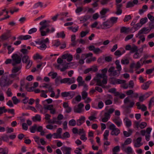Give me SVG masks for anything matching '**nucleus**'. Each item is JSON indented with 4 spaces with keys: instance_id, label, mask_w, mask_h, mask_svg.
<instances>
[{
    "instance_id": "56",
    "label": "nucleus",
    "mask_w": 154,
    "mask_h": 154,
    "mask_svg": "<svg viewBox=\"0 0 154 154\" xmlns=\"http://www.w3.org/2000/svg\"><path fill=\"white\" fill-rule=\"evenodd\" d=\"M104 61L107 62H109L112 61V58L110 56H107L104 58Z\"/></svg>"
},
{
    "instance_id": "48",
    "label": "nucleus",
    "mask_w": 154,
    "mask_h": 154,
    "mask_svg": "<svg viewBox=\"0 0 154 154\" xmlns=\"http://www.w3.org/2000/svg\"><path fill=\"white\" fill-rule=\"evenodd\" d=\"M89 32V31H82L80 33V35L81 37H83L85 36Z\"/></svg>"
},
{
    "instance_id": "28",
    "label": "nucleus",
    "mask_w": 154,
    "mask_h": 154,
    "mask_svg": "<svg viewBox=\"0 0 154 154\" xmlns=\"http://www.w3.org/2000/svg\"><path fill=\"white\" fill-rule=\"evenodd\" d=\"M37 125L36 124H34L33 126L31 127L30 128V131L31 133H34L36 130Z\"/></svg>"
},
{
    "instance_id": "8",
    "label": "nucleus",
    "mask_w": 154,
    "mask_h": 154,
    "mask_svg": "<svg viewBox=\"0 0 154 154\" xmlns=\"http://www.w3.org/2000/svg\"><path fill=\"white\" fill-rule=\"evenodd\" d=\"M112 26V23L110 21H107L103 23L101 27L103 29H106L110 28Z\"/></svg>"
},
{
    "instance_id": "21",
    "label": "nucleus",
    "mask_w": 154,
    "mask_h": 154,
    "mask_svg": "<svg viewBox=\"0 0 154 154\" xmlns=\"http://www.w3.org/2000/svg\"><path fill=\"white\" fill-rule=\"evenodd\" d=\"M32 119L34 122L36 121H40L41 120V116L38 114H36L35 116L32 117Z\"/></svg>"
},
{
    "instance_id": "5",
    "label": "nucleus",
    "mask_w": 154,
    "mask_h": 154,
    "mask_svg": "<svg viewBox=\"0 0 154 154\" xmlns=\"http://www.w3.org/2000/svg\"><path fill=\"white\" fill-rule=\"evenodd\" d=\"M107 77L106 76H105L104 78H103V80L101 82V80L100 79H96L95 80L97 82V84L96 85H98L102 87L103 84H106L107 83Z\"/></svg>"
},
{
    "instance_id": "12",
    "label": "nucleus",
    "mask_w": 154,
    "mask_h": 154,
    "mask_svg": "<svg viewBox=\"0 0 154 154\" xmlns=\"http://www.w3.org/2000/svg\"><path fill=\"white\" fill-rule=\"evenodd\" d=\"M119 60H116V69H117V71L116 70V76L119 75L120 73V71L122 69L121 66L119 64Z\"/></svg>"
},
{
    "instance_id": "41",
    "label": "nucleus",
    "mask_w": 154,
    "mask_h": 154,
    "mask_svg": "<svg viewBox=\"0 0 154 154\" xmlns=\"http://www.w3.org/2000/svg\"><path fill=\"white\" fill-rule=\"evenodd\" d=\"M53 108V105H49L46 106H45L44 109H47L48 110H51V109Z\"/></svg>"
},
{
    "instance_id": "50",
    "label": "nucleus",
    "mask_w": 154,
    "mask_h": 154,
    "mask_svg": "<svg viewBox=\"0 0 154 154\" xmlns=\"http://www.w3.org/2000/svg\"><path fill=\"white\" fill-rule=\"evenodd\" d=\"M33 58L34 60H36L37 59H42V57L38 54H36L35 56H34Z\"/></svg>"
},
{
    "instance_id": "20",
    "label": "nucleus",
    "mask_w": 154,
    "mask_h": 154,
    "mask_svg": "<svg viewBox=\"0 0 154 154\" xmlns=\"http://www.w3.org/2000/svg\"><path fill=\"white\" fill-rule=\"evenodd\" d=\"M132 142V139L130 138L127 139L125 141L124 144H122V146L124 147L125 145H127L130 144Z\"/></svg>"
},
{
    "instance_id": "1",
    "label": "nucleus",
    "mask_w": 154,
    "mask_h": 154,
    "mask_svg": "<svg viewBox=\"0 0 154 154\" xmlns=\"http://www.w3.org/2000/svg\"><path fill=\"white\" fill-rule=\"evenodd\" d=\"M0 81V85L2 87L8 86L9 85V81L7 76H2Z\"/></svg>"
},
{
    "instance_id": "13",
    "label": "nucleus",
    "mask_w": 154,
    "mask_h": 154,
    "mask_svg": "<svg viewBox=\"0 0 154 154\" xmlns=\"http://www.w3.org/2000/svg\"><path fill=\"white\" fill-rule=\"evenodd\" d=\"M152 83L151 81H149L146 82L144 83L141 86V88L143 90H146L148 89L149 87L150 84Z\"/></svg>"
},
{
    "instance_id": "64",
    "label": "nucleus",
    "mask_w": 154,
    "mask_h": 154,
    "mask_svg": "<svg viewBox=\"0 0 154 154\" xmlns=\"http://www.w3.org/2000/svg\"><path fill=\"white\" fill-rule=\"evenodd\" d=\"M23 129L25 130H27L28 129V126L26 123H23L22 125Z\"/></svg>"
},
{
    "instance_id": "17",
    "label": "nucleus",
    "mask_w": 154,
    "mask_h": 154,
    "mask_svg": "<svg viewBox=\"0 0 154 154\" xmlns=\"http://www.w3.org/2000/svg\"><path fill=\"white\" fill-rule=\"evenodd\" d=\"M91 16L89 15H86L84 17H82L80 18V21L82 23H84L86 21L90 19Z\"/></svg>"
},
{
    "instance_id": "53",
    "label": "nucleus",
    "mask_w": 154,
    "mask_h": 154,
    "mask_svg": "<svg viewBox=\"0 0 154 154\" xmlns=\"http://www.w3.org/2000/svg\"><path fill=\"white\" fill-rule=\"evenodd\" d=\"M69 92H62L61 93V95L62 97H67L69 96Z\"/></svg>"
},
{
    "instance_id": "4",
    "label": "nucleus",
    "mask_w": 154,
    "mask_h": 154,
    "mask_svg": "<svg viewBox=\"0 0 154 154\" xmlns=\"http://www.w3.org/2000/svg\"><path fill=\"white\" fill-rule=\"evenodd\" d=\"M124 103L127 105H128V107L129 108H132L134 104V102L133 101H131L130 100V97H127L124 100Z\"/></svg>"
},
{
    "instance_id": "40",
    "label": "nucleus",
    "mask_w": 154,
    "mask_h": 154,
    "mask_svg": "<svg viewBox=\"0 0 154 154\" xmlns=\"http://www.w3.org/2000/svg\"><path fill=\"white\" fill-rule=\"evenodd\" d=\"M126 152L128 154H132L133 153L132 149L130 146L127 147Z\"/></svg>"
},
{
    "instance_id": "44",
    "label": "nucleus",
    "mask_w": 154,
    "mask_h": 154,
    "mask_svg": "<svg viewBox=\"0 0 154 154\" xmlns=\"http://www.w3.org/2000/svg\"><path fill=\"white\" fill-rule=\"evenodd\" d=\"M106 76V74L103 73L102 74L98 73L97 75V79H99V78H102L103 79Z\"/></svg>"
},
{
    "instance_id": "22",
    "label": "nucleus",
    "mask_w": 154,
    "mask_h": 154,
    "mask_svg": "<svg viewBox=\"0 0 154 154\" xmlns=\"http://www.w3.org/2000/svg\"><path fill=\"white\" fill-rule=\"evenodd\" d=\"M21 66H19L18 67H14L13 68L12 70V72L13 73H16L20 70Z\"/></svg>"
},
{
    "instance_id": "32",
    "label": "nucleus",
    "mask_w": 154,
    "mask_h": 154,
    "mask_svg": "<svg viewBox=\"0 0 154 154\" xmlns=\"http://www.w3.org/2000/svg\"><path fill=\"white\" fill-rule=\"evenodd\" d=\"M57 35L58 38L61 37L62 38H64L65 36V35L64 34V32H62L60 33H57Z\"/></svg>"
},
{
    "instance_id": "58",
    "label": "nucleus",
    "mask_w": 154,
    "mask_h": 154,
    "mask_svg": "<svg viewBox=\"0 0 154 154\" xmlns=\"http://www.w3.org/2000/svg\"><path fill=\"white\" fill-rule=\"evenodd\" d=\"M7 48L8 51V54L11 53L12 52V51L14 50V48H11V45L8 46Z\"/></svg>"
},
{
    "instance_id": "33",
    "label": "nucleus",
    "mask_w": 154,
    "mask_h": 154,
    "mask_svg": "<svg viewBox=\"0 0 154 154\" xmlns=\"http://www.w3.org/2000/svg\"><path fill=\"white\" fill-rule=\"evenodd\" d=\"M148 20L147 18L145 17L144 18H142L140 20V23L141 25H143L146 23Z\"/></svg>"
},
{
    "instance_id": "35",
    "label": "nucleus",
    "mask_w": 154,
    "mask_h": 154,
    "mask_svg": "<svg viewBox=\"0 0 154 154\" xmlns=\"http://www.w3.org/2000/svg\"><path fill=\"white\" fill-rule=\"evenodd\" d=\"M41 45L38 47V48L40 50H43L44 49H45L47 47V46L44 43H42V44H41Z\"/></svg>"
},
{
    "instance_id": "52",
    "label": "nucleus",
    "mask_w": 154,
    "mask_h": 154,
    "mask_svg": "<svg viewBox=\"0 0 154 154\" xmlns=\"http://www.w3.org/2000/svg\"><path fill=\"white\" fill-rule=\"evenodd\" d=\"M36 31L37 29L36 28H33L29 30L28 32V33L29 34H31L33 33L36 32Z\"/></svg>"
},
{
    "instance_id": "27",
    "label": "nucleus",
    "mask_w": 154,
    "mask_h": 154,
    "mask_svg": "<svg viewBox=\"0 0 154 154\" xmlns=\"http://www.w3.org/2000/svg\"><path fill=\"white\" fill-rule=\"evenodd\" d=\"M76 121L74 119L70 120L69 122V125L70 126H75L76 124Z\"/></svg>"
},
{
    "instance_id": "57",
    "label": "nucleus",
    "mask_w": 154,
    "mask_h": 154,
    "mask_svg": "<svg viewBox=\"0 0 154 154\" xmlns=\"http://www.w3.org/2000/svg\"><path fill=\"white\" fill-rule=\"evenodd\" d=\"M39 6H40L41 7H42V4L41 2H39L35 4L34 6V8H38Z\"/></svg>"
},
{
    "instance_id": "6",
    "label": "nucleus",
    "mask_w": 154,
    "mask_h": 154,
    "mask_svg": "<svg viewBox=\"0 0 154 154\" xmlns=\"http://www.w3.org/2000/svg\"><path fill=\"white\" fill-rule=\"evenodd\" d=\"M84 105L82 103H80L79 104L77 107H75L74 108V112L78 113H80L83 112L84 110L82 109Z\"/></svg>"
},
{
    "instance_id": "59",
    "label": "nucleus",
    "mask_w": 154,
    "mask_h": 154,
    "mask_svg": "<svg viewBox=\"0 0 154 154\" xmlns=\"http://www.w3.org/2000/svg\"><path fill=\"white\" fill-rule=\"evenodd\" d=\"M152 62V60H151L150 59L148 60H143V63H141V64L142 65L144 64H148L149 63H151Z\"/></svg>"
},
{
    "instance_id": "23",
    "label": "nucleus",
    "mask_w": 154,
    "mask_h": 154,
    "mask_svg": "<svg viewBox=\"0 0 154 154\" xmlns=\"http://www.w3.org/2000/svg\"><path fill=\"white\" fill-rule=\"evenodd\" d=\"M129 28L122 27L121 29V32L126 33L129 31Z\"/></svg>"
},
{
    "instance_id": "61",
    "label": "nucleus",
    "mask_w": 154,
    "mask_h": 154,
    "mask_svg": "<svg viewBox=\"0 0 154 154\" xmlns=\"http://www.w3.org/2000/svg\"><path fill=\"white\" fill-rule=\"evenodd\" d=\"M147 17L152 22H153L154 21V17L153 16L150 15V14H148Z\"/></svg>"
},
{
    "instance_id": "16",
    "label": "nucleus",
    "mask_w": 154,
    "mask_h": 154,
    "mask_svg": "<svg viewBox=\"0 0 154 154\" xmlns=\"http://www.w3.org/2000/svg\"><path fill=\"white\" fill-rule=\"evenodd\" d=\"M115 67L111 66L108 70V72L110 73L109 76H112L116 75V71L114 70Z\"/></svg>"
},
{
    "instance_id": "7",
    "label": "nucleus",
    "mask_w": 154,
    "mask_h": 154,
    "mask_svg": "<svg viewBox=\"0 0 154 154\" xmlns=\"http://www.w3.org/2000/svg\"><path fill=\"white\" fill-rule=\"evenodd\" d=\"M142 141V138L139 137L137 138L134 144V147L136 148L139 147L143 145V143L141 142Z\"/></svg>"
},
{
    "instance_id": "54",
    "label": "nucleus",
    "mask_w": 154,
    "mask_h": 154,
    "mask_svg": "<svg viewBox=\"0 0 154 154\" xmlns=\"http://www.w3.org/2000/svg\"><path fill=\"white\" fill-rule=\"evenodd\" d=\"M147 125L146 122H142L139 125V127L141 129L144 128Z\"/></svg>"
},
{
    "instance_id": "38",
    "label": "nucleus",
    "mask_w": 154,
    "mask_h": 154,
    "mask_svg": "<svg viewBox=\"0 0 154 154\" xmlns=\"http://www.w3.org/2000/svg\"><path fill=\"white\" fill-rule=\"evenodd\" d=\"M121 62L123 64H128L129 63V60L128 59L126 58L122 60Z\"/></svg>"
},
{
    "instance_id": "47",
    "label": "nucleus",
    "mask_w": 154,
    "mask_h": 154,
    "mask_svg": "<svg viewBox=\"0 0 154 154\" xmlns=\"http://www.w3.org/2000/svg\"><path fill=\"white\" fill-rule=\"evenodd\" d=\"M134 6V5L133 2H128L126 5V8H129L130 7H133Z\"/></svg>"
},
{
    "instance_id": "63",
    "label": "nucleus",
    "mask_w": 154,
    "mask_h": 154,
    "mask_svg": "<svg viewBox=\"0 0 154 154\" xmlns=\"http://www.w3.org/2000/svg\"><path fill=\"white\" fill-rule=\"evenodd\" d=\"M134 83L132 80H131L129 81L128 84V86L129 88H132L134 87Z\"/></svg>"
},
{
    "instance_id": "39",
    "label": "nucleus",
    "mask_w": 154,
    "mask_h": 154,
    "mask_svg": "<svg viewBox=\"0 0 154 154\" xmlns=\"http://www.w3.org/2000/svg\"><path fill=\"white\" fill-rule=\"evenodd\" d=\"M82 97L83 99H85L87 97L88 93L85 91H83L82 93Z\"/></svg>"
},
{
    "instance_id": "24",
    "label": "nucleus",
    "mask_w": 154,
    "mask_h": 154,
    "mask_svg": "<svg viewBox=\"0 0 154 154\" xmlns=\"http://www.w3.org/2000/svg\"><path fill=\"white\" fill-rule=\"evenodd\" d=\"M122 122L119 117H116V125L118 127H120L122 124Z\"/></svg>"
},
{
    "instance_id": "31",
    "label": "nucleus",
    "mask_w": 154,
    "mask_h": 154,
    "mask_svg": "<svg viewBox=\"0 0 154 154\" xmlns=\"http://www.w3.org/2000/svg\"><path fill=\"white\" fill-rule=\"evenodd\" d=\"M19 74H16V73H13L11 74L9 76L11 78H16V79L19 80V78L18 77H17V75H18Z\"/></svg>"
},
{
    "instance_id": "49",
    "label": "nucleus",
    "mask_w": 154,
    "mask_h": 154,
    "mask_svg": "<svg viewBox=\"0 0 154 154\" xmlns=\"http://www.w3.org/2000/svg\"><path fill=\"white\" fill-rule=\"evenodd\" d=\"M91 71H92L93 72H97V71L98 69L97 66H92V67L89 68Z\"/></svg>"
},
{
    "instance_id": "9",
    "label": "nucleus",
    "mask_w": 154,
    "mask_h": 154,
    "mask_svg": "<svg viewBox=\"0 0 154 154\" xmlns=\"http://www.w3.org/2000/svg\"><path fill=\"white\" fill-rule=\"evenodd\" d=\"M62 58L63 59H66L67 61L69 62L72 60L73 56L72 55L67 53L62 55Z\"/></svg>"
},
{
    "instance_id": "25",
    "label": "nucleus",
    "mask_w": 154,
    "mask_h": 154,
    "mask_svg": "<svg viewBox=\"0 0 154 154\" xmlns=\"http://www.w3.org/2000/svg\"><path fill=\"white\" fill-rule=\"evenodd\" d=\"M116 98L118 97H119L120 99H122L124 98L125 96V95L123 94H121L118 92H116Z\"/></svg>"
},
{
    "instance_id": "43",
    "label": "nucleus",
    "mask_w": 154,
    "mask_h": 154,
    "mask_svg": "<svg viewBox=\"0 0 154 154\" xmlns=\"http://www.w3.org/2000/svg\"><path fill=\"white\" fill-rule=\"evenodd\" d=\"M126 81L124 80H121L119 79H116V84H122L125 83Z\"/></svg>"
},
{
    "instance_id": "11",
    "label": "nucleus",
    "mask_w": 154,
    "mask_h": 154,
    "mask_svg": "<svg viewBox=\"0 0 154 154\" xmlns=\"http://www.w3.org/2000/svg\"><path fill=\"white\" fill-rule=\"evenodd\" d=\"M116 6L117 7V11H116V14L120 15L122 13V10L121 8L122 6V4H116Z\"/></svg>"
},
{
    "instance_id": "2",
    "label": "nucleus",
    "mask_w": 154,
    "mask_h": 154,
    "mask_svg": "<svg viewBox=\"0 0 154 154\" xmlns=\"http://www.w3.org/2000/svg\"><path fill=\"white\" fill-rule=\"evenodd\" d=\"M22 62L23 63L27 64L26 68L28 69L31 67L32 64V62L29 59V57L27 55H24L22 57Z\"/></svg>"
},
{
    "instance_id": "10",
    "label": "nucleus",
    "mask_w": 154,
    "mask_h": 154,
    "mask_svg": "<svg viewBox=\"0 0 154 154\" xmlns=\"http://www.w3.org/2000/svg\"><path fill=\"white\" fill-rule=\"evenodd\" d=\"M39 24L42 26L40 28L39 30H43L49 26V25L47 24V20H45L40 22Z\"/></svg>"
},
{
    "instance_id": "36",
    "label": "nucleus",
    "mask_w": 154,
    "mask_h": 154,
    "mask_svg": "<svg viewBox=\"0 0 154 154\" xmlns=\"http://www.w3.org/2000/svg\"><path fill=\"white\" fill-rule=\"evenodd\" d=\"M68 83L69 84H71L74 83L75 82V79L74 77H72L71 78H68Z\"/></svg>"
},
{
    "instance_id": "45",
    "label": "nucleus",
    "mask_w": 154,
    "mask_h": 154,
    "mask_svg": "<svg viewBox=\"0 0 154 154\" xmlns=\"http://www.w3.org/2000/svg\"><path fill=\"white\" fill-rule=\"evenodd\" d=\"M93 52L95 54H97L99 53H101L102 51L99 48H95L94 49Z\"/></svg>"
},
{
    "instance_id": "62",
    "label": "nucleus",
    "mask_w": 154,
    "mask_h": 154,
    "mask_svg": "<svg viewBox=\"0 0 154 154\" xmlns=\"http://www.w3.org/2000/svg\"><path fill=\"white\" fill-rule=\"evenodd\" d=\"M154 103V97H152L150 100L149 104V108L151 107V105L152 103Z\"/></svg>"
},
{
    "instance_id": "51",
    "label": "nucleus",
    "mask_w": 154,
    "mask_h": 154,
    "mask_svg": "<svg viewBox=\"0 0 154 154\" xmlns=\"http://www.w3.org/2000/svg\"><path fill=\"white\" fill-rule=\"evenodd\" d=\"M68 78H64L63 79H61L60 80L61 83H68Z\"/></svg>"
},
{
    "instance_id": "19",
    "label": "nucleus",
    "mask_w": 154,
    "mask_h": 154,
    "mask_svg": "<svg viewBox=\"0 0 154 154\" xmlns=\"http://www.w3.org/2000/svg\"><path fill=\"white\" fill-rule=\"evenodd\" d=\"M124 120L125 121L126 125L127 127H129L131 125V121L127 118H125Z\"/></svg>"
},
{
    "instance_id": "46",
    "label": "nucleus",
    "mask_w": 154,
    "mask_h": 154,
    "mask_svg": "<svg viewBox=\"0 0 154 154\" xmlns=\"http://www.w3.org/2000/svg\"><path fill=\"white\" fill-rule=\"evenodd\" d=\"M20 51L24 54H28L29 51L27 49L25 48H22L20 50Z\"/></svg>"
},
{
    "instance_id": "30",
    "label": "nucleus",
    "mask_w": 154,
    "mask_h": 154,
    "mask_svg": "<svg viewBox=\"0 0 154 154\" xmlns=\"http://www.w3.org/2000/svg\"><path fill=\"white\" fill-rule=\"evenodd\" d=\"M132 19V17L131 15H126L125 16V18L124 19L123 21L124 22L128 21L129 20Z\"/></svg>"
},
{
    "instance_id": "3",
    "label": "nucleus",
    "mask_w": 154,
    "mask_h": 154,
    "mask_svg": "<svg viewBox=\"0 0 154 154\" xmlns=\"http://www.w3.org/2000/svg\"><path fill=\"white\" fill-rule=\"evenodd\" d=\"M13 60L14 63H12L13 66H15L17 64L20 63L21 60V57L18 54H13L12 56Z\"/></svg>"
},
{
    "instance_id": "60",
    "label": "nucleus",
    "mask_w": 154,
    "mask_h": 154,
    "mask_svg": "<svg viewBox=\"0 0 154 154\" xmlns=\"http://www.w3.org/2000/svg\"><path fill=\"white\" fill-rule=\"evenodd\" d=\"M133 35H134L133 34H131L127 35L125 38V41H127L129 39L132 38L133 36Z\"/></svg>"
},
{
    "instance_id": "55",
    "label": "nucleus",
    "mask_w": 154,
    "mask_h": 154,
    "mask_svg": "<svg viewBox=\"0 0 154 154\" xmlns=\"http://www.w3.org/2000/svg\"><path fill=\"white\" fill-rule=\"evenodd\" d=\"M0 38L3 40H6L8 38V37L7 34H4L2 35Z\"/></svg>"
},
{
    "instance_id": "14",
    "label": "nucleus",
    "mask_w": 154,
    "mask_h": 154,
    "mask_svg": "<svg viewBox=\"0 0 154 154\" xmlns=\"http://www.w3.org/2000/svg\"><path fill=\"white\" fill-rule=\"evenodd\" d=\"M85 118L84 116H82L77 120L76 124L78 126H80L85 121Z\"/></svg>"
},
{
    "instance_id": "29",
    "label": "nucleus",
    "mask_w": 154,
    "mask_h": 154,
    "mask_svg": "<svg viewBox=\"0 0 154 154\" xmlns=\"http://www.w3.org/2000/svg\"><path fill=\"white\" fill-rule=\"evenodd\" d=\"M109 131L108 130H106L105 131L104 134H103V138L104 140H108V136L109 135Z\"/></svg>"
},
{
    "instance_id": "26",
    "label": "nucleus",
    "mask_w": 154,
    "mask_h": 154,
    "mask_svg": "<svg viewBox=\"0 0 154 154\" xmlns=\"http://www.w3.org/2000/svg\"><path fill=\"white\" fill-rule=\"evenodd\" d=\"M70 135L68 132H66L64 133L62 135L61 138L63 139H66L69 137Z\"/></svg>"
},
{
    "instance_id": "37",
    "label": "nucleus",
    "mask_w": 154,
    "mask_h": 154,
    "mask_svg": "<svg viewBox=\"0 0 154 154\" xmlns=\"http://www.w3.org/2000/svg\"><path fill=\"white\" fill-rule=\"evenodd\" d=\"M52 136L54 138H61V134H60L59 133H54L53 135Z\"/></svg>"
},
{
    "instance_id": "15",
    "label": "nucleus",
    "mask_w": 154,
    "mask_h": 154,
    "mask_svg": "<svg viewBox=\"0 0 154 154\" xmlns=\"http://www.w3.org/2000/svg\"><path fill=\"white\" fill-rule=\"evenodd\" d=\"M150 31L148 28L143 27L139 31V33L142 34H146L149 32Z\"/></svg>"
},
{
    "instance_id": "18",
    "label": "nucleus",
    "mask_w": 154,
    "mask_h": 154,
    "mask_svg": "<svg viewBox=\"0 0 154 154\" xmlns=\"http://www.w3.org/2000/svg\"><path fill=\"white\" fill-rule=\"evenodd\" d=\"M109 10L108 8H103L102 9L100 12V13L101 16V18H103L105 17V15L107 12L109 11Z\"/></svg>"
},
{
    "instance_id": "42",
    "label": "nucleus",
    "mask_w": 154,
    "mask_h": 154,
    "mask_svg": "<svg viewBox=\"0 0 154 154\" xmlns=\"http://www.w3.org/2000/svg\"><path fill=\"white\" fill-rule=\"evenodd\" d=\"M130 50L131 51H130L131 53H133L137 51V48L136 46H134L131 48Z\"/></svg>"
},
{
    "instance_id": "34",
    "label": "nucleus",
    "mask_w": 154,
    "mask_h": 154,
    "mask_svg": "<svg viewBox=\"0 0 154 154\" xmlns=\"http://www.w3.org/2000/svg\"><path fill=\"white\" fill-rule=\"evenodd\" d=\"M13 103L14 104H16L20 102V100H18L16 96H14L12 98Z\"/></svg>"
}]
</instances>
